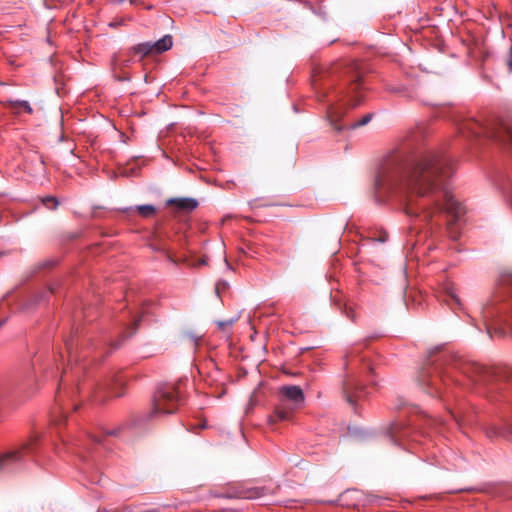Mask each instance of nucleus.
<instances>
[{
    "mask_svg": "<svg viewBox=\"0 0 512 512\" xmlns=\"http://www.w3.org/2000/svg\"><path fill=\"white\" fill-rule=\"evenodd\" d=\"M452 159L439 151L409 154L404 150L389 153L381 161L374 183L378 201L397 199L404 212L423 222H431L442 212L458 219L461 204L446 186L452 176Z\"/></svg>",
    "mask_w": 512,
    "mask_h": 512,
    "instance_id": "nucleus-1",
    "label": "nucleus"
},
{
    "mask_svg": "<svg viewBox=\"0 0 512 512\" xmlns=\"http://www.w3.org/2000/svg\"><path fill=\"white\" fill-rule=\"evenodd\" d=\"M492 378L491 371L470 360L444 357L429 363L419 376V384L430 396L444 397L451 387L477 390Z\"/></svg>",
    "mask_w": 512,
    "mask_h": 512,
    "instance_id": "nucleus-2",
    "label": "nucleus"
},
{
    "mask_svg": "<svg viewBox=\"0 0 512 512\" xmlns=\"http://www.w3.org/2000/svg\"><path fill=\"white\" fill-rule=\"evenodd\" d=\"M482 320L488 334L512 335V274L501 275L497 292L481 310Z\"/></svg>",
    "mask_w": 512,
    "mask_h": 512,
    "instance_id": "nucleus-3",
    "label": "nucleus"
},
{
    "mask_svg": "<svg viewBox=\"0 0 512 512\" xmlns=\"http://www.w3.org/2000/svg\"><path fill=\"white\" fill-rule=\"evenodd\" d=\"M73 339L65 341L66 351L68 353V361L72 377L75 380L72 388V394H79L83 397H91L95 401L102 402L105 400L106 395L118 397L122 394L121 389L123 382L121 379H109L102 382H81V375L85 370V366L80 365L79 361L81 358L86 357V354H79L75 348Z\"/></svg>",
    "mask_w": 512,
    "mask_h": 512,
    "instance_id": "nucleus-4",
    "label": "nucleus"
},
{
    "mask_svg": "<svg viewBox=\"0 0 512 512\" xmlns=\"http://www.w3.org/2000/svg\"><path fill=\"white\" fill-rule=\"evenodd\" d=\"M341 68L343 70V74L349 80L347 101L343 104L334 105L328 110L330 122L337 130L342 129V126H338L337 122L343 117L347 107L355 108L363 101V95L360 91L362 86V72L360 70V64L358 62L351 61L345 65H341Z\"/></svg>",
    "mask_w": 512,
    "mask_h": 512,
    "instance_id": "nucleus-5",
    "label": "nucleus"
},
{
    "mask_svg": "<svg viewBox=\"0 0 512 512\" xmlns=\"http://www.w3.org/2000/svg\"><path fill=\"white\" fill-rule=\"evenodd\" d=\"M459 130L465 137H486L512 146V128L501 122L493 120L482 123L469 119L460 125Z\"/></svg>",
    "mask_w": 512,
    "mask_h": 512,
    "instance_id": "nucleus-6",
    "label": "nucleus"
},
{
    "mask_svg": "<svg viewBox=\"0 0 512 512\" xmlns=\"http://www.w3.org/2000/svg\"><path fill=\"white\" fill-rule=\"evenodd\" d=\"M182 381L176 384H164L157 388L153 397L151 416L157 417L176 412L182 399Z\"/></svg>",
    "mask_w": 512,
    "mask_h": 512,
    "instance_id": "nucleus-7",
    "label": "nucleus"
},
{
    "mask_svg": "<svg viewBox=\"0 0 512 512\" xmlns=\"http://www.w3.org/2000/svg\"><path fill=\"white\" fill-rule=\"evenodd\" d=\"M38 439V435H33L20 446H16L0 453V474L12 473L20 470L25 463V457L28 454L33 453Z\"/></svg>",
    "mask_w": 512,
    "mask_h": 512,
    "instance_id": "nucleus-8",
    "label": "nucleus"
},
{
    "mask_svg": "<svg viewBox=\"0 0 512 512\" xmlns=\"http://www.w3.org/2000/svg\"><path fill=\"white\" fill-rule=\"evenodd\" d=\"M301 407L300 405L294 406V403L280 399L279 403L275 406L274 413L268 417V422L274 424L277 421H288Z\"/></svg>",
    "mask_w": 512,
    "mask_h": 512,
    "instance_id": "nucleus-9",
    "label": "nucleus"
},
{
    "mask_svg": "<svg viewBox=\"0 0 512 512\" xmlns=\"http://www.w3.org/2000/svg\"><path fill=\"white\" fill-rule=\"evenodd\" d=\"M343 393L347 402L350 405H355L364 392L358 379L355 377H348L343 383Z\"/></svg>",
    "mask_w": 512,
    "mask_h": 512,
    "instance_id": "nucleus-10",
    "label": "nucleus"
},
{
    "mask_svg": "<svg viewBox=\"0 0 512 512\" xmlns=\"http://www.w3.org/2000/svg\"><path fill=\"white\" fill-rule=\"evenodd\" d=\"M280 399L289 401L295 405L303 406L305 397L302 389L299 386H283L280 388Z\"/></svg>",
    "mask_w": 512,
    "mask_h": 512,
    "instance_id": "nucleus-11",
    "label": "nucleus"
},
{
    "mask_svg": "<svg viewBox=\"0 0 512 512\" xmlns=\"http://www.w3.org/2000/svg\"><path fill=\"white\" fill-rule=\"evenodd\" d=\"M389 434L393 442L400 443L402 440L411 436L412 429L404 423L397 422L390 426Z\"/></svg>",
    "mask_w": 512,
    "mask_h": 512,
    "instance_id": "nucleus-12",
    "label": "nucleus"
},
{
    "mask_svg": "<svg viewBox=\"0 0 512 512\" xmlns=\"http://www.w3.org/2000/svg\"><path fill=\"white\" fill-rule=\"evenodd\" d=\"M266 489L263 487H251L236 491L229 497L243 498V499H257L265 495Z\"/></svg>",
    "mask_w": 512,
    "mask_h": 512,
    "instance_id": "nucleus-13",
    "label": "nucleus"
},
{
    "mask_svg": "<svg viewBox=\"0 0 512 512\" xmlns=\"http://www.w3.org/2000/svg\"><path fill=\"white\" fill-rule=\"evenodd\" d=\"M167 205H173L183 211H192L198 206V202L193 198H171Z\"/></svg>",
    "mask_w": 512,
    "mask_h": 512,
    "instance_id": "nucleus-14",
    "label": "nucleus"
},
{
    "mask_svg": "<svg viewBox=\"0 0 512 512\" xmlns=\"http://www.w3.org/2000/svg\"><path fill=\"white\" fill-rule=\"evenodd\" d=\"M152 44L154 53L159 54L169 50L173 45V40L170 35H165L164 37H162L161 39Z\"/></svg>",
    "mask_w": 512,
    "mask_h": 512,
    "instance_id": "nucleus-15",
    "label": "nucleus"
},
{
    "mask_svg": "<svg viewBox=\"0 0 512 512\" xmlns=\"http://www.w3.org/2000/svg\"><path fill=\"white\" fill-rule=\"evenodd\" d=\"M4 105L14 111H17L18 107H21L24 109V111L28 114L33 113V109L28 101L25 100H7Z\"/></svg>",
    "mask_w": 512,
    "mask_h": 512,
    "instance_id": "nucleus-16",
    "label": "nucleus"
},
{
    "mask_svg": "<svg viewBox=\"0 0 512 512\" xmlns=\"http://www.w3.org/2000/svg\"><path fill=\"white\" fill-rule=\"evenodd\" d=\"M132 51L135 55H140L141 57L154 54L153 44L151 42L140 43L134 46Z\"/></svg>",
    "mask_w": 512,
    "mask_h": 512,
    "instance_id": "nucleus-17",
    "label": "nucleus"
},
{
    "mask_svg": "<svg viewBox=\"0 0 512 512\" xmlns=\"http://www.w3.org/2000/svg\"><path fill=\"white\" fill-rule=\"evenodd\" d=\"M136 210L144 218L152 217L156 212V208L150 204L139 205L136 207Z\"/></svg>",
    "mask_w": 512,
    "mask_h": 512,
    "instance_id": "nucleus-18",
    "label": "nucleus"
},
{
    "mask_svg": "<svg viewBox=\"0 0 512 512\" xmlns=\"http://www.w3.org/2000/svg\"><path fill=\"white\" fill-rule=\"evenodd\" d=\"M371 119H372V114H367L364 117H362L360 120H358L352 124H349L348 126L351 128L361 127V126H364L367 123H369Z\"/></svg>",
    "mask_w": 512,
    "mask_h": 512,
    "instance_id": "nucleus-19",
    "label": "nucleus"
},
{
    "mask_svg": "<svg viewBox=\"0 0 512 512\" xmlns=\"http://www.w3.org/2000/svg\"><path fill=\"white\" fill-rule=\"evenodd\" d=\"M43 203L49 209H55L58 205V202L54 197L45 198Z\"/></svg>",
    "mask_w": 512,
    "mask_h": 512,
    "instance_id": "nucleus-20",
    "label": "nucleus"
},
{
    "mask_svg": "<svg viewBox=\"0 0 512 512\" xmlns=\"http://www.w3.org/2000/svg\"><path fill=\"white\" fill-rule=\"evenodd\" d=\"M450 415L455 422V424L460 425L461 423H464L467 421L466 417L460 414H456L454 412H450Z\"/></svg>",
    "mask_w": 512,
    "mask_h": 512,
    "instance_id": "nucleus-21",
    "label": "nucleus"
},
{
    "mask_svg": "<svg viewBox=\"0 0 512 512\" xmlns=\"http://www.w3.org/2000/svg\"><path fill=\"white\" fill-rule=\"evenodd\" d=\"M446 290H447V294H448V297L450 298V300L459 305L460 300L457 297V295L455 294L454 289L452 287H447Z\"/></svg>",
    "mask_w": 512,
    "mask_h": 512,
    "instance_id": "nucleus-22",
    "label": "nucleus"
},
{
    "mask_svg": "<svg viewBox=\"0 0 512 512\" xmlns=\"http://www.w3.org/2000/svg\"><path fill=\"white\" fill-rule=\"evenodd\" d=\"M347 364L353 362L356 358H358V348H353L351 352L346 355Z\"/></svg>",
    "mask_w": 512,
    "mask_h": 512,
    "instance_id": "nucleus-23",
    "label": "nucleus"
},
{
    "mask_svg": "<svg viewBox=\"0 0 512 512\" xmlns=\"http://www.w3.org/2000/svg\"><path fill=\"white\" fill-rule=\"evenodd\" d=\"M234 323V320H228V321H219L218 326L220 329L225 330L228 327H231Z\"/></svg>",
    "mask_w": 512,
    "mask_h": 512,
    "instance_id": "nucleus-24",
    "label": "nucleus"
},
{
    "mask_svg": "<svg viewBox=\"0 0 512 512\" xmlns=\"http://www.w3.org/2000/svg\"><path fill=\"white\" fill-rule=\"evenodd\" d=\"M140 320H141V318H135V317L133 318V321L131 322V325H132L131 331L128 333L127 336L132 335L136 331V327H137L138 323L140 322Z\"/></svg>",
    "mask_w": 512,
    "mask_h": 512,
    "instance_id": "nucleus-25",
    "label": "nucleus"
},
{
    "mask_svg": "<svg viewBox=\"0 0 512 512\" xmlns=\"http://www.w3.org/2000/svg\"><path fill=\"white\" fill-rule=\"evenodd\" d=\"M59 413H60L59 418H58V417H56V416H53V421H54V422H55V424H57V425H58V424H60V422H62L64 419H66V414H65V412L60 411Z\"/></svg>",
    "mask_w": 512,
    "mask_h": 512,
    "instance_id": "nucleus-26",
    "label": "nucleus"
},
{
    "mask_svg": "<svg viewBox=\"0 0 512 512\" xmlns=\"http://www.w3.org/2000/svg\"><path fill=\"white\" fill-rule=\"evenodd\" d=\"M124 24V19H119V20H116V21H111L108 26L111 27V28H117L121 25Z\"/></svg>",
    "mask_w": 512,
    "mask_h": 512,
    "instance_id": "nucleus-27",
    "label": "nucleus"
},
{
    "mask_svg": "<svg viewBox=\"0 0 512 512\" xmlns=\"http://www.w3.org/2000/svg\"><path fill=\"white\" fill-rule=\"evenodd\" d=\"M88 437H89L90 441L93 442V443H99L100 442V440L97 437H94V436H92L90 434L88 435Z\"/></svg>",
    "mask_w": 512,
    "mask_h": 512,
    "instance_id": "nucleus-28",
    "label": "nucleus"
},
{
    "mask_svg": "<svg viewBox=\"0 0 512 512\" xmlns=\"http://www.w3.org/2000/svg\"><path fill=\"white\" fill-rule=\"evenodd\" d=\"M510 68L512 69V45L510 48V61H509Z\"/></svg>",
    "mask_w": 512,
    "mask_h": 512,
    "instance_id": "nucleus-29",
    "label": "nucleus"
},
{
    "mask_svg": "<svg viewBox=\"0 0 512 512\" xmlns=\"http://www.w3.org/2000/svg\"><path fill=\"white\" fill-rule=\"evenodd\" d=\"M206 264V260L205 259H201L197 265H205Z\"/></svg>",
    "mask_w": 512,
    "mask_h": 512,
    "instance_id": "nucleus-30",
    "label": "nucleus"
},
{
    "mask_svg": "<svg viewBox=\"0 0 512 512\" xmlns=\"http://www.w3.org/2000/svg\"><path fill=\"white\" fill-rule=\"evenodd\" d=\"M76 446H83L86 448V444L82 443V442H77L75 443Z\"/></svg>",
    "mask_w": 512,
    "mask_h": 512,
    "instance_id": "nucleus-31",
    "label": "nucleus"
},
{
    "mask_svg": "<svg viewBox=\"0 0 512 512\" xmlns=\"http://www.w3.org/2000/svg\"><path fill=\"white\" fill-rule=\"evenodd\" d=\"M124 1L125 0H113L114 3H118V4H120V3L124 2Z\"/></svg>",
    "mask_w": 512,
    "mask_h": 512,
    "instance_id": "nucleus-32",
    "label": "nucleus"
},
{
    "mask_svg": "<svg viewBox=\"0 0 512 512\" xmlns=\"http://www.w3.org/2000/svg\"><path fill=\"white\" fill-rule=\"evenodd\" d=\"M68 374H69L68 369H65V370H64V377H67V376H68Z\"/></svg>",
    "mask_w": 512,
    "mask_h": 512,
    "instance_id": "nucleus-33",
    "label": "nucleus"
},
{
    "mask_svg": "<svg viewBox=\"0 0 512 512\" xmlns=\"http://www.w3.org/2000/svg\"><path fill=\"white\" fill-rule=\"evenodd\" d=\"M130 3H131V4H137V3H138V1H137V0H130Z\"/></svg>",
    "mask_w": 512,
    "mask_h": 512,
    "instance_id": "nucleus-34",
    "label": "nucleus"
},
{
    "mask_svg": "<svg viewBox=\"0 0 512 512\" xmlns=\"http://www.w3.org/2000/svg\"><path fill=\"white\" fill-rule=\"evenodd\" d=\"M73 408H74V409H77V408H78V405H77V404H75V403H73Z\"/></svg>",
    "mask_w": 512,
    "mask_h": 512,
    "instance_id": "nucleus-35",
    "label": "nucleus"
},
{
    "mask_svg": "<svg viewBox=\"0 0 512 512\" xmlns=\"http://www.w3.org/2000/svg\"><path fill=\"white\" fill-rule=\"evenodd\" d=\"M358 357H360V355L358 354ZM359 361H362V358H359Z\"/></svg>",
    "mask_w": 512,
    "mask_h": 512,
    "instance_id": "nucleus-36",
    "label": "nucleus"
}]
</instances>
